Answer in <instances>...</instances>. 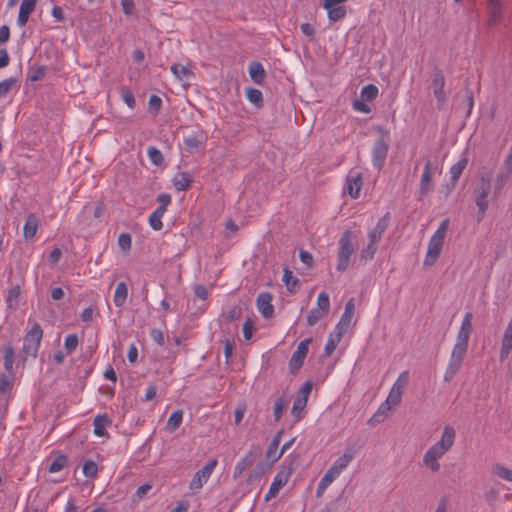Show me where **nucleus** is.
<instances>
[{
	"label": "nucleus",
	"mask_w": 512,
	"mask_h": 512,
	"mask_svg": "<svg viewBox=\"0 0 512 512\" xmlns=\"http://www.w3.org/2000/svg\"><path fill=\"white\" fill-rule=\"evenodd\" d=\"M317 305L319 310L323 311L324 313L328 314L330 310V301L329 296L325 292H321L317 298Z\"/></svg>",
	"instance_id": "6e6d98bb"
},
{
	"label": "nucleus",
	"mask_w": 512,
	"mask_h": 512,
	"mask_svg": "<svg viewBox=\"0 0 512 512\" xmlns=\"http://www.w3.org/2000/svg\"><path fill=\"white\" fill-rule=\"evenodd\" d=\"M14 379H15V374H7V373L0 374V394H4L12 389Z\"/></svg>",
	"instance_id": "79ce46f5"
},
{
	"label": "nucleus",
	"mask_w": 512,
	"mask_h": 512,
	"mask_svg": "<svg viewBox=\"0 0 512 512\" xmlns=\"http://www.w3.org/2000/svg\"><path fill=\"white\" fill-rule=\"evenodd\" d=\"M354 312H355L354 298H350L345 305V311L342 314L340 321L336 325V331L339 332V336H343L347 332V330L350 326L351 320L353 318Z\"/></svg>",
	"instance_id": "f8f14e48"
},
{
	"label": "nucleus",
	"mask_w": 512,
	"mask_h": 512,
	"mask_svg": "<svg viewBox=\"0 0 512 512\" xmlns=\"http://www.w3.org/2000/svg\"><path fill=\"white\" fill-rule=\"evenodd\" d=\"M110 424H111V420L107 414L97 415L94 418V422H93L94 434L99 437L105 436L107 434L105 429Z\"/></svg>",
	"instance_id": "cd10ccee"
},
{
	"label": "nucleus",
	"mask_w": 512,
	"mask_h": 512,
	"mask_svg": "<svg viewBox=\"0 0 512 512\" xmlns=\"http://www.w3.org/2000/svg\"><path fill=\"white\" fill-rule=\"evenodd\" d=\"M512 176V170L503 166L498 172L494 183V195L497 197L501 194L502 189Z\"/></svg>",
	"instance_id": "393cba45"
},
{
	"label": "nucleus",
	"mask_w": 512,
	"mask_h": 512,
	"mask_svg": "<svg viewBox=\"0 0 512 512\" xmlns=\"http://www.w3.org/2000/svg\"><path fill=\"white\" fill-rule=\"evenodd\" d=\"M283 282L290 293H296L299 289V279L293 276L292 271L286 266L283 269Z\"/></svg>",
	"instance_id": "2f4dec72"
},
{
	"label": "nucleus",
	"mask_w": 512,
	"mask_h": 512,
	"mask_svg": "<svg viewBox=\"0 0 512 512\" xmlns=\"http://www.w3.org/2000/svg\"><path fill=\"white\" fill-rule=\"evenodd\" d=\"M297 456H288L282 463L278 473L271 483L270 489L265 496V501H269L277 496L279 491L287 484L293 471L295 470V461Z\"/></svg>",
	"instance_id": "f03ea898"
},
{
	"label": "nucleus",
	"mask_w": 512,
	"mask_h": 512,
	"mask_svg": "<svg viewBox=\"0 0 512 512\" xmlns=\"http://www.w3.org/2000/svg\"><path fill=\"white\" fill-rule=\"evenodd\" d=\"M326 315V313L317 308L312 309L307 315V325L314 326L319 320H321Z\"/></svg>",
	"instance_id": "864d4df0"
},
{
	"label": "nucleus",
	"mask_w": 512,
	"mask_h": 512,
	"mask_svg": "<svg viewBox=\"0 0 512 512\" xmlns=\"http://www.w3.org/2000/svg\"><path fill=\"white\" fill-rule=\"evenodd\" d=\"M390 410H391V405L389 403H387L386 401L383 402L379 406L377 412L369 420V422H373V423L382 422L387 417Z\"/></svg>",
	"instance_id": "a19ab883"
},
{
	"label": "nucleus",
	"mask_w": 512,
	"mask_h": 512,
	"mask_svg": "<svg viewBox=\"0 0 512 512\" xmlns=\"http://www.w3.org/2000/svg\"><path fill=\"white\" fill-rule=\"evenodd\" d=\"M16 84L15 78H7L0 82V98L5 97Z\"/></svg>",
	"instance_id": "13d9d810"
},
{
	"label": "nucleus",
	"mask_w": 512,
	"mask_h": 512,
	"mask_svg": "<svg viewBox=\"0 0 512 512\" xmlns=\"http://www.w3.org/2000/svg\"><path fill=\"white\" fill-rule=\"evenodd\" d=\"M173 183L178 191H184L190 186L191 178L187 173H178L174 177Z\"/></svg>",
	"instance_id": "ea45409f"
},
{
	"label": "nucleus",
	"mask_w": 512,
	"mask_h": 512,
	"mask_svg": "<svg viewBox=\"0 0 512 512\" xmlns=\"http://www.w3.org/2000/svg\"><path fill=\"white\" fill-rule=\"evenodd\" d=\"M512 349V339L503 336L500 350V360L504 361Z\"/></svg>",
	"instance_id": "4d7b16f0"
},
{
	"label": "nucleus",
	"mask_w": 512,
	"mask_h": 512,
	"mask_svg": "<svg viewBox=\"0 0 512 512\" xmlns=\"http://www.w3.org/2000/svg\"><path fill=\"white\" fill-rule=\"evenodd\" d=\"M444 86V73L438 66H434L431 72V87L433 89V94L440 105H442L446 101V93L444 91Z\"/></svg>",
	"instance_id": "6e6552de"
},
{
	"label": "nucleus",
	"mask_w": 512,
	"mask_h": 512,
	"mask_svg": "<svg viewBox=\"0 0 512 512\" xmlns=\"http://www.w3.org/2000/svg\"><path fill=\"white\" fill-rule=\"evenodd\" d=\"M473 314L467 312L464 315L460 329L457 333L456 342L453 346L448 365L444 373V381L450 382L461 370L464 358L468 351L470 336L473 332Z\"/></svg>",
	"instance_id": "f257e3e1"
},
{
	"label": "nucleus",
	"mask_w": 512,
	"mask_h": 512,
	"mask_svg": "<svg viewBox=\"0 0 512 512\" xmlns=\"http://www.w3.org/2000/svg\"><path fill=\"white\" fill-rule=\"evenodd\" d=\"M274 463L270 462H259L256 468L248 475L247 482L253 483L265 474Z\"/></svg>",
	"instance_id": "f704fd0d"
},
{
	"label": "nucleus",
	"mask_w": 512,
	"mask_h": 512,
	"mask_svg": "<svg viewBox=\"0 0 512 512\" xmlns=\"http://www.w3.org/2000/svg\"><path fill=\"white\" fill-rule=\"evenodd\" d=\"M409 381V372H402L396 382L392 386V390L395 392H399L401 395L403 394L404 389L407 387Z\"/></svg>",
	"instance_id": "37998d69"
},
{
	"label": "nucleus",
	"mask_w": 512,
	"mask_h": 512,
	"mask_svg": "<svg viewBox=\"0 0 512 512\" xmlns=\"http://www.w3.org/2000/svg\"><path fill=\"white\" fill-rule=\"evenodd\" d=\"M389 222H390V213L386 212L385 215L379 219L376 226L369 232V234H368L369 241H371L372 243H378L381 240L383 233L388 228Z\"/></svg>",
	"instance_id": "dca6fc26"
},
{
	"label": "nucleus",
	"mask_w": 512,
	"mask_h": 512,
	"mask_svg": "<svg viewBox=\"0 0 512 512\" xmlns=\"http://www.w3.org/2000/svg\"><path fill=\"white\" fill-rule=\"evenodd\" d=\"M98 472L97 464L92 460H87L83 465V474L88 478L96 477Z\"/></svg>",
	"instance_id": "5fc2aeb1"
},
{
	"label": "nucleus",
	"mask_w": 512,
	"mask_h": 512,
	"mask_svg": "<svg viewBox=\"0 0 512 512\" xmlns=\"http://www.w3.org/2000/svg\"><path fill=\"white\" fill-rule=\"evenodd\" d=\"M131 235L129 233H121L118 237V245L122 251H129L131 248Z\"/></svg>",
	"instance_id": "bf43d9fd"
},
{
	"label": "nucleus",
	"mask_w": 512,
	"mask_h": 512,
	"mask_svg": "<svg viewBox=\"0 0 512 512\" xmlns=\"http://www.w3.org/2000/svg\"><path fill=\"white\" fill-rule=\"evenodd\" d=\"M37 0H23L18 13L17 24L21 27L25 26L29 20V16L36 8Z\"/></svg>",
	"instance_id": "4be33fe9"
},
{
	"label": "nucleus",
	"mask_w": 512,
	"mask_h": 512,
	"mask_svg": "<svg viewBox=\"0 0 512 512\" xmlns=\"http://www.w3.org/2000/svg\"><path fill=\"white\" fill-rule=\"evenodd\" d=\"M300 260L303 264H305L308 268H311L314 264V259L311 253L306 250L301 249L299 252Z\"/></svg>",
	"instance_id": "69168bd1"
},
{
	"label": "nucleus",
	"mask_w": 512,
	"mask_h": 512,
	"mask_svg": "<svg viewBox=\"0 0 512 512\" xmlns=\"http://www.w3.org/2000/svg\"><path fill=\"white\" fill-rule=\"evenodd\" d=\"M128 296V288L124 282H119L114 293V304L117 307H122Z\"/></svg>",
	"instance_id": "72a5a7b5"
},
{
	"label": "nucleus",
	"mask_w": 512,
	"mask_h": 512,
	"mask_svg": "<svg viewBox=\"0 0 512 512\" xmlns=\"http://www.w3.org/2000/svg\"><path fill=\"white\" fill-rule=\"evenodd\" d=\"M378 95V88L373 84L364 86L361 90V97L364 101H372Z\"/></svg>",
	"instance_id": "a18cd8bd"
},
{
	"label": "nucleus",
	"mask_w": 512,
	"mask_h": 512,
	"mask_svg": "<svg viewBox=\"0 0 512 512\" xmlns=\"http://www.w3.org/2000/svg\"><path fill=\"white\" fill-rule=\"evenodd\" d=\"M207 140V135L205 132L199 130L192 134H189L184 137L183 142L186 151L189 153H195L199 151L200 147L205 144Z\"/></svg>",
	"instance_id": "ddd939ff"
},
{
	"label": "nucleus",
	"mask_w": 512,
	"mask_h": 512,
	"mask_svg": "<svg viewBox=\"0 0 512 512\" xmlns=\"http://www.w3.org/2000/svg\"><path fill=\"white\" fill-rule=\"evenodd\" d=\"M247 98L248 100L256 105L257 107H261L263 105V95L262 92L255 88H250L247 90Z\"/></svg>",
	"instance_id": "49530a36"
},
{
	"label": "nucleus",
	"mask_w": 512,
	"mask_h": 512,
	"mask_svg": "<svg viewBox=\"0 0 512 512\" xmlns=\"http://www.w3.org/2000/svg\"><path fill=\"white\" fill-rule=\"evenodd\" d=\"M455 438V429L452 426L447 425L443 429L441 439L434 445L446 453L453 446Z\"/></svg>",
	"instance_id": "6ab92c4d"
},
{
	"label": "nucleus",
	"mask_w": 512,
	"mask_h": 512,
	"mask_svg": "<svg viewBox=\"0 0 512 512\" xmlns=\"http://www.w3.org/2000/svg\"><path fill=\"white\" fill-rule=\"evenodd\" d=\"M272 299L273 296L270 292H261L256 299L257 308L266 319L272 318L274 315V306L271 303Z\"/></svg>",
	"instance_id": "4468645a"
},
{
	"label": "nucleus",
	"mask_w": 512,
	"mask_h": 512,
	"mask_svg": "<svg viewBox=\"0 0 512 512\" xmlns=\"http://www.w3.org/2000/svg\"><path fill=\"white\" fill-rule=\"evenodd\" d=\"M493 473L503 480L512 482V470L509 468H506L502 465H495L493 468Z\"/></svg>",
	"instance_id": "3c124183"
},
{
	"label": "nucleus",
	"mask_w": 512,
	"mask_h": 512,
	"mask_svg": "<svg viewBox=\"0 0 512 512\" xmlns=\"http://www.w3.org/2000/svg\"><path fill=\"white\" fill-rule=\"evenodd\" d=\"M354 451L347 449L345 453L336 459L333 465L328 469L332 474L338 477L341 472L349 465L354 458Z\"/></svg>",
	"instance_id": "a211bd4d"
},
{
	"label": "nucleus",
	"mask_w": 512,
	"mask_h": 512,
	"mask_svg": "<svg viewBox=\"0 0 512 512\" xmlns=\"http://www.w3.org/2000/svg\"><path fill=\"white\" fill-rule=\"evenodd\" d=\"M450 220L447 218L441 222L436 232L432 235L429 244L427 254L424 260L425 266L433 265L438 259L442 246L444 244V239L446 236V232L449 227Z\"/></svg>",
	"instance_id": "7ed1b4c3"
},
{
	"label": "nucleus",
	"mask_w": 512,
	"mask_h": 512,
	"mask_svg": "<svg viewBox=\"0 0 512 512\" xmlns=\"http://www.w3.org/2000/svg\"><path fill=\"white\" fill-rule=\"evenodd\" d=\"M455 438V429L452 426L447 425L443 429L441 439L434 445L446 453L453 446Z\"/></svg>",
	"instance_id": "412c9836"
},
{
	"label": "nucleus",
	"mask_w": 512,
	"mask_h": 512,
	"mask_svg": "<svg viewBox=\"0 0 512 512\" xmlns=\"http://www.w3.org/2000/svg\"><path fill=\"white\" fill-rule=\"evenodd\" d=\"M353 252V233L350 230H346L339 239L337 262V270L339 272H344L348 268Z\"/></svg>",
	"instance_id": "423d86ee"
},
{
	"label": "nucleus",
	"mask_w": 512,
	"mask_h": 512,
	"mask_svg": "<svg viewBox=\"0 0 512 512\" xmlns=\"http://www.w3.org/2000/svg\"><path fill=\"white\" fill-rule=\"evenodd\" d=\"M444 454H445L444 451L439 449L437 446L433 445L425 453L423 462L432 471H434V472L438 471L440 469V464L438 463V459H440Z\"/></svg>",
	"instance_id": "2eb2a0df"
},
{
	"label": "nucleus",
	"mask_w": 512,
	"mask_h": 512,
	"mask_svg": "<svg viewBox=\"0 0 512 512\" xmlns=\"http://www.w3.org/2000/svg\"><path fill=\"white\" fill-rule=\"evenodd\" d=\"M489 9L488 24L494 26L500 23L503 15V2L502 0H486Z\"/></svg>",
	"instance_id": "f3484780"
},
{
	"label": "nucleus",
	"mask_w": 512,
	"mask_h": 512,
	"mask_svg": "<svg viewBox=\"0 0 512 512\" xmlns=\"http://www.w3.org/2000/svg\"><path fill=\"white\" fill-rule=\"evenodd\" d=\"M342 336H339V332L337 331V334L336 336H332L330 335L326 345H325V348H324V355L325 356H330L332 355V353L334 352V350L336 349L338 343L340 342Z\"/></svg>",
	"instance_id": "8fccbe9b"
},
{
	"label": "nucleus",
	"mask_w": 512,
	"mask_h": 512,
	"mask_svg": "<svg viewBox=\"0 0 512 512\" xmlns=\"http://www.w3.org/2000/svg\"><path fill=\"white\" fill-rule=\"evenodd\" d=\"M490 190H491V185H490L489 178L482 176L480 178V183L474 190V193L476 194L475 203L479 210L478 218H477L478 222L482 221V219L484 218V215L488 209L489 204L487 201V197L490 193Z\"/></svg>",
	"instance_id": "0eeeda50"
},
{
	"label": "nucleus",
	"mask_w": 512,
	"mask_h": 512,
	"mask_svg": "<svg viewBox=\"0 0 512 512\" xmlns=\"http://www.w3.org/2000/svg\"><path fill=\"white\" fill-rule=\"evenodd\" d=\"M183 420V411L181 409H178L174 411L171 416L169 417L165 429L168 432H174L176 429H178L182 423Z\"/></svg>",
	"instance_id": "c9c22d12"
},
{
	"label": "nucleus",
	"mask_w": 512,
	"mask_h": 512,
	"mask_svg": "<svg viewBox=\"0 0 512 512\" xmlns=\"http://www.w3.org/2000/svg\"><path fill=\"white\" fill-rule=\"evenodd\" d=\"M65 349L67 350V353L73 352L77 346H78V336L76 334H69L65 338Z\"/></svg>",
	"instance_id": "052dcab7"
},
{
	"label": "nucleus",
	"mask_w": 512,
	"mask_h": 512,
	"mask_svg": "<svg viewBox=\"0 0 512 512\" xmlns=\"http://www.w3.org/2000/svg\"><path fill=\"white\" fill-rule=\"evenodd\" d=\"M260 451L258 447H253V450L249 451L247 455L242 458L235 466L233 477L234 479H237L240 477L244 470H246L248 467H250L255 460V456Z\"/></svg>",
	"instance_id": "5701e85b"
},
{
	"label": "nucleus",
	"mask_w": 512,
	"mask_h": 512,
	"mask_svg": "<svg viewBox=\"0 0 512 512\" xmlns=\"http://www.w3.org/2000/svg\"><path fill=\"white\" fill-rule=\"evenodd\" d=\"M401 399L402 395L399 392H395L391 389L386 402L391 406H397L401 402Z\"/></svg>",
	"instance_id": "338daca9"
},
{
	"label": "nucleus",
	"mask_w": 512,
	"mask_h": 512,
	"mask_svg": "<svg viewBox=\"0 0 512 512\" xmlns=\"http://www.w3.org/2000/svg\"><path fill=\"white\" fill-rule=\"evenodd\" d=\"M217 465V460L212 459L210 460L205 466H203L201 469H199L193 479L190 482V489L191 490H198L203 487L204 483L208 481L210 478L214 468Z\"/></svg>",
	"instance_id": "9d476101"
},
{
	"label": "nucleus",
	"mask_w": 512,
	"mask_h": 512,
	"mask_svg": "<svg viewBox=\"0 0 512 512\" xmlns=\"http://www.w3.org/2000/svg\"><path fill=\"white\" fill-rule=\"evenodd\" d=\"M22 283L10 286L6 297V304L9 309L16 310L19 307V298L21 294Z\"/></svg>",
	"instance_id": "a878e982"
},
{
	"label": "nucleus",
	"mask_w": 512,
	"mask_h": 512,
	"mask_svg": "<svg viewBox=\"0 0 512 512\" xmlns=\"http://www.w3.org/2000/svg\"><path fill=\"white\" fill-rule=\"evenodd\" d=\"M362 187V177L360 174L348 177L347 179V192L348 194L356 199L359 197V193Z\"/></svg>",
	"instance_id": "c756f323"
},
{
	"label": "nucleus",
	"mask_w": 512,
	"mask_h": 512,
	"mask_svg": "<svg viewBox=\"0 0 512 512\" xmlns=\"http://www.w3.org/2000/svg\"><path fill=\"white\" fill-rule=\"evenodd\" d=\"M38 229V218L35 214H29L26 217L23 232L26 239H32Z\"/></svg>",
	"instance_id": "7c9ffc66"
},
{
	"label": "nucleus",
	"mask_w": 512,
	"mask_h": 512,
	"mask_svg": "<svg viewBox=\"0 0 512 512\" xmlns=\"http://www.w3.org/2000/svg\"><path fill=\"white\" fill-rule=\"evenodd\" d=\"M4 369L7 374H15L13 365L15 362V350L11 345H8L4 348Z\"/></svg>",
	"instance_id": "473e14b6"
},
{
	"label": "nucleus",
	"mask_w": 512,
	"mask_h": 512,
	"mask_svg": "<svg viewBox=\"0 0 512 512\" xmlns=\"http://www.w3.org/2000/svg\"><path fill=\"white\" fill-rule=\"evenodd\" d=\"M467 164H468V158L466 156H464L458 162H456L454 165H452V167L450 168L449 173L451 176L452 187H455L461 174L463 173L464 169L467 167Z\"/></svg>",
	"instance_id": "c85d7f7f"
},
{
	"label": "nucleus",
	"mask_w": 512,
	"mask_h": 512,
	"mask_svg": "<svg viewBox=\"0 0 512 512\" xmlns=\"http://www.w3.org/2000/svg\"><path fill=\"white\" fill-rule=\"evenodd\" d=\"M307 405V401L304 397H296L293 402L291 414L299 421L302 418V413Z\"/></svg>",
	"instance_id": "e433bc0d"
},
{
	"label": "nucleus",
	"mask_w": 512,
	"mask_h": 512,
	"mask_svg": "<svg viewBox=\"0 0 512 512\" xmlns=\"http://www.w3.org/2000/svg\"><path fill=\"white\" fill-rule=\"evenodd\" d=\"M311 342V337L304 339L299 343L296 351L292 354V357L289 361V369L292 374L297 373L303 366L304 360L308 354V346Z\"/></svg>",
	"instance_id": "1a4fd4ad"
},
{
	"label": "nucleus",
	"mask_w": 512,
	"mask_h": 512,
	"mask_svg": "<svg viewBox=\"0 0 512 512\" xmlns=\"http://www.w3.org/2000/svg\"><path fill=\"white\" fill-rule=\"evenodd\" d=\"M282 434L283 430L278 431L267 448L266 457L271 463H275L282 456L281 451L277 453Z\"/></svg>",
	"instance_id": "b1692460"
},
{
	"label": "nucleus",
	"mask_w": 512,
	"mask_h": 512,
	"mask_svg": "<svg viewBox=\"0 0 512 512\" xmlns=\"http://www.w3.org/2000/svg\"><path fill=\"white\" fill-rule=\"evenodd\" d=\"M337 477L332 474L329 470L325 473V475L320 480L317 490L316 496L321 497L325 492L326 488L336 479Z\"/></svg>",
	"instance_id": "4c0bfd02"
},
{
	"label": "nucleus",
	"mask_w": 512,
	"mask_h": 512,
	"mask_svg": "<svg viewBox=\"0 0 512 512\" xmlns=\"http://www.w3.org/2000/svg\"><path fill=\"white\" fill-rule=\"evenodd\" d=\"M171 71L179 80H183L184 78L192 74L191 70L188 67L180 64H173L171 66Z\"/></svg>",
	"instance_id": "603ef678"
},
{
	"label": "nucleus",
	"mask_w": 512,
	"mask_h": 512,
	"mask_svg": "<svg viewBox=\"0 0 512 512\" xmlns=\"http://www.w3.org/2000/svg\"><path fill=\"white\" fill-rule=\"evenodd\" d=\"M352 106L356 111H359L362 113H369L371 111L370 106L368 104H366L363 100H359V99L354 100Z\"/></svg>",
	"instance_id": "774afa93"
},
{
	"label": "nucleus",
	"mask_w": 512,
	"mask_h": 512,
	"mask_svg": "<svg viewBox=\"0 0 512 512\" xmlns=\"http://www.w3.org/2000/svg\"><path fill=\"white\" fill-rule=\"evenodd\" d=\"M121 96H122L123 101L128 105V107L134 108V106H135V98H134L133 93L129 89L122 88L121 89Z\"/></svg>",
	"instance_id": "0e129e2a"
},
{
	"label": "nucleus",
	"mask_w": 512,
	"mask_h": 512,
	"mask_svg": "<svg viewBox=\"0 0 512 512\" xmlns=\"http://www.w3.org/2000/svg\"><path fill=\"white\" fill-rule=\"evenodd\" d=\"M45 74L46 68L44 66H39L28 75V80L31 82L42 80Z\"/></svg>",
	"instance_id": "680f3d73"
},
{
	"label": "nucleus",
	"mask_w": 512,
	"mask_h": 512,
	"mask_svg": "<svg viewBox=\"0 0 512 512\" xmlns=\"http://www.w3.org/2000/svg\"><path fill=\"white\" fill-rule=\"evenodd\" d=\"M377 251V243L369 241L368 245L362 249L360 253V260L366 262L371 260Z\"/></svg>",
	"instance_id": "09e8293b"
},
{
	"label": "nucleus",
	"mask_w": 512,
	"mask_h": 512,
	"mask_svg": "<svg viewBox=\"0 0 512 512\" xmlns=\"http://www.w3.org/2000/svg\"><path fill=\"white\" fill-rule=\"evenodd\" d=\"M455 438V429L452 426L447 425L443 429L441 439L434 445L446 453L453 446Z\"/></svg>",
	"instance_id": "aec40b11"
},
{
	"label": "nucleus",
	"mask_w": 512,
	"mask_h": 512,
	"mask_svg": "<svg viewBox=\"0 0 512 512\" xmlns=\"http://www.w3.org/2000/svg\"><path fill=\"white\" fill-rule=\"evenodd\" d=\"M248 72L254 83L260 85L264 82L266 72L263 65L260 62H251L249 64Z\"/></svg>",
	"instance_id": "bb28decb"
},
{
	"label": "nucleus",
	"mask_w": 512,
	"mask_h": 512,
	"mask_svg": "<svg viewBox=\"0 0 512 512\" xmlns=\"http://www.w3.org/2000/svg\"><path fill=\"white\" fill-rule=\"evenodd\" d=\"M43 337V330L38 323H34L31 329L24 336V343L21 349L22 360L26 361L28 357L36 358Z\"/></svg>",
	"instance_id": "20e7f679"
},
{
	"label": "nucleus",
	"mask_w": 512,
	"mask_h": 512,
	"mask_svg": "<svg viewBox=\"0 0 512 512\" xmlns=\"http://www.w3.org/2000/svg\"><path fill=\"white\" fill-rule=\"evenodd\" d=\"M148 220L154 230H160V206L152 212Z\"/></svg>",
	"instance_id": "e2e57ef3"
},
{
	"label": "nucleus",
	"mask_w": 512,
	"mask_h": 512,
	"mask_svg": "<svg viewBox=\"0 0 512 512\" xmlns=\"http://www.w3.org/2000/svg\"><path fill=\"white\" fill-rule=\"evenodd\" d=\"M376 130L379 132L380 137L375 141L373 146V165L377 170H381L384 166L389 150V133L381 126H378Z\"/></svg>",
	"instance_id": "39448f33"
},
{
	"label": "nucleus",
	"mask_w": 512,
	"mask_h": 512,
	"mask_svg": "<svg viewBox=\"0 0 512 512\" xmlns=\"http://www.w3.org/2000/svg\"><path fill=\"white\" fill-rule=\"evenodd\" d=\"M287 404H288V399L285 398L284 396L278 398L277 401L275 402L273 414H274V419L276 422L281 419V417L283 415V410L285 409Z\"/></svg>",
	"instance_id": "de8ad7c7"
},
{
	"label": "nucleus",
	"mask_w": 512,
	"mask_h": 512,
	"mask_svg": "<svg viewBox=\"0 0 512 512\" xmlns=\"http://www.w3.org/2000/svg\"><path fill=\"white\" fill-rule=\"evenodd\" d=\"M434 168L430 159H427L424 165L423 173L420 180L419 194L421 197L426 196L433 190L432 177Z\"/></svg>",
	"instance_id": "9b49d317"
},
{
	"label": "nucleus",
	"mask_w": 512,
	"mask_h": 512,
	"mask_svg": "<svg viewBox=\"0 0 512 512\" xmlns=\"http://www.w3.org/2000/svg\"><path fill=\"white\" fill-rule=\"evenodd\" d=\"M325 9L328 11V18L334 22L343 19L347 14V9L344 5L332 6L331 8Z\"/></svg>",
	"instance_id": "58836bf2"
},
{
	"label": "nucleus",
	"mask_w": 512,
	"mask_h": 512,
	"mask_svg": "<svg viewBox=\"0 0 512 512\" xmlns=\"http://www.w3.org/2000/svg\"><path fill=\"white\" fill-rule=\"evenodd\" d=\"M68 463V459L65 455H58L50 464L49 472L56 473L61 471Z\"/></svg>",
	"instance_id": "c03bdc74"
}]
</instances>
